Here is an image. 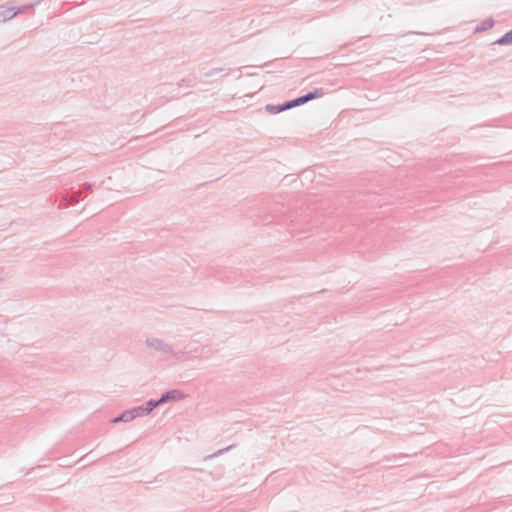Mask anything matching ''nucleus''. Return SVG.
<instances>
[{"mask_svg":"<svg viewBox=\"0 0 512 512\" xmlns=\"http://www.w3.org/2000/svg\"><path fill=\"white\" fill-rule=\"evenodd\" d=\"M281 105H282L283 111L294 108L293 100L286 101L284 104H281Z\"/></svg>","mask_w":512,"mask_h":512,"instance_id":"4468645a","label":"nucleus"},{"mask_svg":"<svg viewBox=\"0 0 512 512\" xmlns=\"http://www.w3.org/2000/svg\"><path fill=\"white\" fill-rule=\"evenodd\" d=\"M183 398V393L177 389L169 390L161 395L158 399L160 404H165L169 401H176Z\"/></svg>","mask_w":512,"mask_h":512,"instance_id":"7ed1b4c3","label":"nucleus"},{"mask_svg":"<svg viewBox=\"0 0 512 512\" xmlns=\"http://www.w3.org/2000/svg\"><path fill=\"white\" fill-rule=\"evenodd\" d=\"M145 344L149 349L155 350L161 354L172 355L176 358L179 357V353L174 351L172 345L157 337H147Z\"/></svg>","mask_w":512,"mask_h":512,"instance_id":"f257e3e1","label":"nucleus"},{"mask_svg":"<svg viewBox=\"0 0 512 512\" xmlns=\"http://www.w3.org/2000/svg\"><path fill=\"white\" fill-rule=\"evenodd\" d=\"M12 18H14L12 7H9L6 4L0 5V23H5Z\"/></svg>","mask_w":512,"mask_h":512,"instance_id":"39448f33","label":"nucleus"},{"mask_svg":"<svg viewBox=\"0 0 512 512\" xmlns=\"http://www.w3.org/2000/svg\"><path fill=\"white\" fill-rule=\"evenodd\" d=\"M94 187V184H91V183H85L83 184L82 188L84 191H89L91 190L92 188Z\"/></svg>","mask_w":512,"mask_h":512,"instance_id":"dca6fc26","label":"nucleus"},{"mask_svg":"<svg viewBox=\"0 0 512 512\" xmlns=\"http://www.w3.org/2000/svg\"><path fill=\"white\" fill-rule=\"evenodd\" d=\"M36 4H38V2H36L35 4H30V5H22V6H19L18 8H13L12 7V13L14 14V17L17 16L18 14H22V13H25L26 11H28L30 8H32L33 6H35Z\"/></svg>","mask_w":512,"mask_h":512,"instance_id":"9d476101","label":"nucleus"},{"mask_svg":"<svg viewBox=\"0 0 512 512\" xmlns=\"http://www.w3.org/2000/svg\"><path fill=\"white\" fill-rule=\"evenodd\" d=\"M494 44L497 45H511L512 44V29L505 33L502 37L497 39Z\"/></svg>","mask_w":512,"mask_h":512,"instance_id":"423d86ee","label":"nucleus"},{"mask_svg":"<svg viewBox=\"0 0 512 512\" xmlns=\"http://www.w3.org/2000/svg\"><path fill=\"white\" fill-rule=\"evenodd\" d=\"M293 105H294V107H296V106H300V105H301V103H300V101H299V98H298V97H297V98H295V99H293Z\"/></svg>","mask_w":512,"mask_h":512,"instance_id":"a211bd4d","label":"nucleus"},{"mask_svg":"<svg viewBox=\"0 0 512 512\" xmlns=\"http://www.w3.org/2000/svg\"><path fill=\"white\" fill-rule=\"evenodd\" d=\"M298 98H299V101H300L301 105H303V104L308 102L305 95L299 96Z\"/></svg>","mask_w":512,"mask_h":512,"instance_id":"f3484780","label":"nucleus"},{"mask_svg":"<svg viewBox=\"0 0 512 512\" xmlns=\"http://www.w3.org/2000/svg\"><path fill=\"white\" fill-rule=\"evenodd\" d=\"M80 197H81V191L78 190V191L72 192L70 195L66 196L65 200L69 204H74L79 201Z\"/></svg>","mask_w":512,"mask_h":512,"instance_id":"9b49d317","label":"nucleus"},{"mask_svg":"<svg viewBox=\"0 0 512 512\" xmlns=\"http://www.w3.org/2000/svg\"><path fill=\"white\" fill-rule=\"evenodd\" d=\"M159 405H161L159 400L150 399L144 405L137 406V407H138V410H139L140 415L142 417V416L149 415Z\"/></svg>","mask_w":512,"mask_h":512,"instance_id":"20e7f679","label":"nucleus"},{"mask_svg":"<svg viewBox=\"0 0 512 512\" xmlns=\"http://www.w3.org/2000/svg\"><path fill=\"white\" fill-rule=\"evenodd\" d=\"M234 446H235V445H230V446H228V447H226V448L219 449V450H217L216 452H214V453H212V454H209V455L205 456V457H204V461H208V460H211V459H213V458H215V457H218V456H220V455L224 454L225 452H227V451L231 450Z\"/></svg>","mask_w":512,"mask_h":512,"instance_id":"6e6552de","label":"nucleus"},{"mask_svg":"<svg viewBox=\"0 0 512 512\" xmlns=\"http://www.w3.org/2000/svg\"><path fill=\"white\" fill-rule=\"evenodd\" d=\"M266 111L270 112L271 114L281 113L283 112L282 105L268 104L266 105Z\"/></svg>","mask_w":512,"mask_h":512,"instance_id":"f8f14e48","label":"nucleus"},{"mask_svg":"<svg viewBox=\"0 0 512 512\" xmlns=\"http://www.w3.org/2000/svg\"><path fill=\"white\" fill-rule=\"evenodd\" d=\"M222 71H224V68H212L211 70H209L208 72L205 73V76L212 77L215 74L220 73Z\"/></svg>","mask_w":512,"mask_h":512,"instance_id":"ddd939ff","label":"nucleus"},{"mask_svg":"<svg viewBox=\"0 0 512 512\" xmlns=\"http://www.w3.org/2000/svg\"><path fill=\"white\" fill-rule=\"evenodd\" d=\"M138 417H141L138 407H133L129 410L122 412L119 416L113 418L111 420V422L112 423L130 422Z\"/></svg>","mask_w":512,"mask_h":512,"instance_id":"f03ea898","label":"nucleus"},{"mask_svg":"<svg viewBox=\"0 0 512 512\" xmlns=\"http://www.w3.org/2000/svg\"><path fill=\"white\" fill-rule=\"evenodd\" d=\"M324 95V91L322 88L315 89L305 94L307 101L313 100L318 97H322Z\"/></svg>","mask_w":512,"mask_h":512,"instance_id":"1a4fd4ad","label":"nucleus"},{"mask_svg":"<svg viewBox=\"0 0 512 512\" xmlns=\"http://www.w3.org/2000/svg\"><path fill=\"white\" fill-rule=\"evenodd\" d=\"M494 20L492 18H487L485 19L482 23H481V26H478L476 28V32H481V31H486V30H489L491 28L494 27Z\"/></svg>","mask_w":512,"mask_h":512,"instance_id":"0eeeda50","label":"nucleus"},{"mask_svg":"<svg viewBox=\"0 0 512 512\" xmlns=\"http://www.w3.org/2000/svg\"><path fill=\"white\" fill-rule=\"evenodd\" d=\"M281 105H282L283 111L294 108L293 100L286 101L284 104H281Z\"/></svg>","mask_w":512,"mask_h":512,"instance_id":"2eb2a0df","label":"nucleus"}]
</instances>
